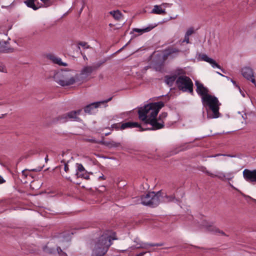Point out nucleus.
<instances>
[{
    "label": "nucleus",
    "mask_w": 256,
    "mask_h": 256,
    "mask_svg": "<svg viewBox=\"0 0 256 256\" xmlns=\"http://www.w3.org/2000/svg\"><path fill=\"white\" fill-rule=\"evenodd\" d=\"M199 56L200 58L202 60L210 64L212 68H217L222 70V71L224 72V70L222 68L220 65H219L214 60L208 56L206 54H200Z\"/></svg>",
    "instance_id": "obj_13"
},
{
    "label": "nucleus",
    "mask_w": 256,
    "mask_h": 256,
    "mask_svg": "<svg viewBox=\"0 0 256 256\" xmlns=\"http://www.w3.org/2000/svg\"><path fill=\"white\" fill-rule=\"evenodd\" d=\"M178 16H176V17H170V20H172V19H175L176 17H177Z\"/></svg>",
    "instance_id": "obj_52"
},
{
    "label": "nucleus",
    "mask_w": 256,
    "mask_h": 256,
    "mask_svg": "<svg viewBox=\"0 0 256 256\" xmlns=\"http://www.w3.org/2000/svg\"><path fill=\"white\" fill-rule=\"evenodd\" d=\"M61 163L63 164H64L60 165L58 168L60 169L62 168L64 166V170L67 172L69 170L68 166L67 163L64 160H61Z\"/></svg>",
    "instance_id": "obj_32"
},
{
    "label": "nucleus",
    "mask_w": 256,
    "mask_h": 256,
    "mask_svg": "<svg viewBox=\"0 0 256 256\" xmlns=\"http://www.w3.org/2000/svg\"><path fill=\"white\" fill-rule=\"evenodd\" d=\"M244 180L252 184H256V170L244 169L242 172Z\"/></svg>",
    "instance_id": "obj_10"
},
{
    "label": "nucleus",
    "mask_w": 256,
    "mask_h": 256,
    "mask_svg": "<svg viewBox=\"0 0 256 256\" xmlns=\"http://www.w3.org/2000/svg\"><path fill=\"white\" fill-rule=\"evenodd\" d=\"M111 233V231L107 230L92 241V256H104L106 254L112 244V240L117 239L115 233H114V236H112Z\"/></svg>",
    "instance_id": "obj_2"
},
{
    "label": "nucleus",
    "mask_w": 256,
    "mask_h": 256,
    "mask_svg": "<svg viewBox=\"0 0 256 256\" xmlns=\"http://www.w3.org/2000/svg\"><path fill=\"white\" fill-rule=\"evenodd\" d=\"M110 14L116 20H119L122 17V14L118 10L110 11Z\"/></svg>",
    "instance_id": "obj_26"
},
{
    "label": "nucleus",
    "mask_w": 256,
    "mask_h": 256,
    "mask_svg": "<svg viewBox=\"0 0 256 256\" xmlns=\"http://www.w3.org/2000/svg\"><path fill=\"white\" fill-rule=\"evenodd\" d=\"M68 120H74L76 122H81L82 120L76 116V112L74 110H72L66 113Z\"/></svg>",
    "instance_id": "obj_22"
},
{
    "label": "nucleus",
    "mask_w": 256,
    "mask_h": 256,
    "mask_svg": "<svg viewBox=\"0 0 256 256\" xmlns=\"http://www.w3.org/2000/svg\"><path fill=\"white\" fill-rule=\"evenodd\" d=\"M178 78L176 74H174L172 76L166 75L164 76V82L169 86H172L174 82H176L177 78Z\"/></svg>",
    "instance_id": "obj_19"
},
{
    "label": "nucleus",
    "mask_w": 256,
    "mask_h": 256,
    "mask_svg": "<svg viewBox=\"0 0 256 256\" xmlns=\"http://www.w3.org/2000/svg\"><path fill=\"white\" fill-rule=\"evenodd\" d=\"M46 58L49 60H51L54 63L58 64L59 66H66L67 64L66 63L63 62L62 61L60 58L56 57L54 55L52 54H48L46 55Z\"/></svg>",
    "instance_id": "obj_17"
},
{
    "label": "nucleus",
    "mask_w": 256,
    "mask_h": 256,
    "mask_svg": "<svg viewBox=\"0 0 256 256\" xmlns=\"http://www.w3.org/2000/svg\"><path fill=\"white\" fill-rule=\"evenodd\" d=\"M194 28H190L187 30L186 33V34L188 36H190L191 34H194Z\"/></svg>",
    "instance_id": "obj_39"
},
{
    "label": "nucleus",
    "mask_w": 256,
    "mask_h": 256,
    "mask_svg": "<svg viewBox=\"0 0 256 256\" xmlns=\"http://www.w3.org/2000/svg\"><path fill=\"white\" fill-rule=\"evenodd\" d=\"M172 4H168V3H163L162 4V5L165 6H171Z\"/></svg>",
    "instance_id": "obj_49"
},
{
    "label": "nucleus",
    "mask_w": 256,
    "mask_h": 256,
    "mask_svg": "<svg viewBox=\"0 0 256 256\" xmlns=\"http://www.w3.org/2000/svg\"><path fill=\"white\" fill-rule=\"evenodd\" d=\"M148 124L150 125L151 126L150 128L142 126L139 131L157 130L163 128L164 126V120H160L158 118H157L156 117L154 118L148 119L147 121L144 122V126L148 125Z\"/></svg>",
    "instance_id": "obj_6"
},
{
    "label": "nucleus",
    "mask_w": 256,
    "mask_h": 256,
    "mask_svg": "<svg viewBox=\"0 0 256 256\" xmlns=\"http://www.w3.org/2000/svg\"><path fill=\"white\" fill-rule=\"evenodd\" d=\"M68 247V246H66V248L63 247V248H64V250H65V249H66V248Z\"/></svg>",
    "instance_id": "obj_57"
},
{
    "label": "nucleus",
    "mask_w": 256,
    "mask_h": 256,
    "mask_svg": "<svg viewBox=\"0 0 256 256\" xmlns=\"http://www.w3.org/2000/svg\"><path fill=\"white\" fill-rule=\"evenodd\" d=\"M71 234H74V232H71Z\"/></svg>",
    "instance_id": "obj_61"
},
{
    "label": "nucleus",
    "mask_w": 256,
    "mask_h": 256,
    "mask_svg": "<svg viewBox=\"0 0 256 256\" xmlns=\"http://www.w3.org/2000/svg\"><path fill=\"white\" fill-rule=\"evenodd\" d=\"M14 52V49L13 48L7 46L6 42H0V52L10 53Z\"/></svg>",
    "instance_id": "obj_20"
},
{
    "label": "nucleus",
    "mask_w": 256,
    "mask_h": 256,
    "mask_svg": "<svg viewBox=\"0 0 256 256\" xmlns=\"http://www.w3.org/2000/svg\"><path fill=\"white\" fill-rule=\"evenodd\" d=\"M164 245V243H156V244H146V243H142L138 244H136V248H145L147 249L148 246H160Z\"/></svg>",
    "instance_id": "obj_21"
},
{
    "label": "nucleus",
    "mask_w": 256,
    "mask_h": 256,
    "mask_svg": "<svg viewBox=\"0 0 256 256\" xmlns=\"http://www.w3.org/2000/svg\"><path fill=\"white\" fill-rule=\"evenodd\" d=\"M180 50L176 48H168L166 50V54L168 56L174 53H178L180 52Z\"/></svg>",
    "instance_id": "obj_29"
},
{
    "label": "nucleus",
    "mask_w": 256,
    "mask_h": 256,
    "mask_svg": "<svg viewBox=\"0 0 256 256\" xmlns=\"http://www.w3.org/2000/svg\"><path fill=\"white\" fill-rule=\"evenodd\" d=\"M242 74L246 80L250 78L254 75L252 69L250 67H244L242 68Z\"/></svg>",
    "instance_id": "obj_18"
},
{
    "label": "nucleus",
    "mask_w": 256,
    "mask_h": 256,
    "mask_svg": "<svg viewBox=\"0 0 256 256\" xmlns=\"http://www.w3.org/2000/svg\"><path fill=\"white\" fill-rule=\"evenodd\" d=\"M215 177H217L220 180H224V179L225 178L226 176L224 174H223L222 172H218V174H214V176L213 178H215Z\"/></svg>",
    "instance_id": "obj_35"
},
{
    "label": "nucleus",
    "mask_w": 256,
    "mask_h": 256,
    "mask_svg": "<svg viewBox=\"0 0 256 256\" xmlns=\"http://www.w3.org/2000/svg\"><path fill=\"white\" fill-rule=\"evenodd\" d=\"M77 76L74 70H62L55 73L53 78L59 85L64 87L74 84Z\"/></svg>",
    "instance_id": "obj_4"
},
{
    "label": "nucleus",
    "mask_w": 256,
    "mask_h": 256,
    "mask_svg": "<svg viewBox=\"0 0 256 256\" xmlns=\"http://www.w3.org/2000/svg\"><path fill=\"white\" fill-rule=\"evenodd\" d=\"M164 102L162 101L152 103V110H150L148 119L156 118L160 109L164 106Z\"/></svg>",
    "instance_id": "obj_7"
},
{
    "label": "nucleus",
    "mask_w": 256,
    "mask_h": 256,
    "mask_svg": "<svg viewBox=\"0 0 256 256\" xmlns=\"http://www.w3.org/2000/svg\"><path fill=\"white\" fill-rule=\"evenodd\" d=\"M82 110V109H79L77 110H74V112H76V116H78V115H79L80 114Z\"/></svg>",
    "instance_id": "obj_43"
},
{
    "label": "nucleus",
    "mask_w": 256,
    "mask_h": 256,
    "mask_svg": "<svg viewBox=\"0 0 256 256\" xmlns=\"http://www.w3.org/2000/svg\"><path fill=\"white\" fill-rule=\"evenodd\" d=\"M46 162H47L48 160V156H46V158H45Z\"/></svg>",
    "instance_id": "obj_54"
},
{
    "label": "nucleus",
    "mask_w": 256,
    "mask_h": 256,
    "mask_svg": "<svg viewBox=\"0 0 256 256\" xmlns=\"http://www.w3.org/2000/svg\"><path fill=\"white\" fill-rule=\"evenodd\" d=\"M107 61L106 58H104L102 60H100L98 62L95 63L92 66L94 68V71H96L98 69L102 64H104Z\"/></svg>",
    "instance_id": "obj_28"
},
{
    "label": "nucleus",
    "mask_w": 256,
    "mask_h": 256,
    "mask_svg": "<svg viewBox=\"0 0 256 256\" xmlns=\"http://www.w3.org/2000/svg\"><path fill=\"white\" fill-rule=\"evenodd\" d=\"M156 26V25L155 24L154 26L150 25L149 26L143 28H134L132 29V32L140 33L141 34L142 33L150 32Z\"/></svg>",
    "instance_id": "obj_23"
},
{
    "label": "nucleus",
    "mask_w": 256,
    "mask_h": 256,
    "mask_svg": "<svg viewBox=\"0 0 256 256\" xmlns=\"http://www.w3.org/2000/svg\"><path fill=\"white\" fill-rule=\"evenodd\" d=\"M141 203L146 206L156 207L160 202H168L174 199L173 194L168 195V193H146L141 196Z\"/></svg>",
    "instance_id": "obj_3"
},
{
    "label": "nucleus",
    "mask_w": 256,
    "mask_h": 256,
    "mask_svg": "<svg viewBox=\"0 0 256 256\" xmlns=\"http://www.w3.org/2000/svg\"><path fill=\"white\" fill-rule=\"evenodd\" d=\"M231 82H232V84L235 85L236 87H238L239 89H240V86L236 85V81L234 80H231Z\"/></svg>",
    "instance_id": "obj_48"
},
{
    "label": "nucleus",
    "mask_w": 256,
    "mask_h": 256,
    "mask_svg": "<svg viewBox=\"0 0 256 256\" xmlns=\"http://www.w3.org/2000/svg\"><path fill=\"white\" fill-rule=\"evenodd\" d=\"M248 80H250L256 86V77L254 76H252L250 78L247 79Z\"/></svg>",
    "instance_id": "obj_41"
},
{
    "label": "nucleus",
    "mask_w": 256,
    "mask_h": 256,
    "mask_svg": "<svg viewBox=\"0 0 256 256\" xmlns=\"http://www.w3.org/2000/svg\"><path fill=\"white\" fill-rule=\"evenodd\" d=\"M55 122H58L60 123H64L68 121L67 116L66 114H64L62 115L58 116L54 118Z\"/></svg>",
    "instance_id": "obj_27"
},
{
    "label": "nucleus",
    "mask_w": 256,
    "mask_h": 256,
    "mask_svg": "<svg viewBox=\"0 0 256 256\" xmlns=\"http://www.w3.org/2000/svg\"><path fill=\"white\" fill-rule=\"evenodd\" d=\"M87 43L84 42H80L78 43V45L81 46H85L86 45Z\"/></svg>",
    "instance_id": "obj_42"
},
{
    "label": "nucleus",
    "mask_w": 256,
    "mask_h": 256,
    "mask_svg": "<svg viewBox=\"0 0 256 256\" xmlns=\"http://www.w3.org/2000/svg\"><path fill=\"white\" fill-rule=\"evenodd\" d=\"M44 5V7H48L52 5V3L50 2V0H40Z\"/></svg>",
    "instance_id": "obj_37"
},
{
    "label": "nucleus",
    "mask_w": 256,
    "mask_h": 256,
    "mask_svg": "<svg viewBox=\"0 0 256 256\" xmlns=\"http://www.w3.org/2000/svg\"><path fill=\"white\" fill-rule=\"evenodd\" d=\"M196 92L198 95L202 96V102L206 108L207 113V118H216L220 116L219 112L220 106L221 104L218 98L214 96L208 94V89L198 81L196 82Z\"/></svg>",
    "instance_id": "obj_1"
},
{
    "label": "nucleus",
    "mask_w": 256,
    "mask_h": 256,
    "mask_svg": "<svg viewBox=\"0 0 256 256\" xmlns=\"http://www.w3.org/2000/svg\"><path fill=\"white\" fill-rule=\"evenodd\" d=\"M202 226H204L208 231L212 232L215 233L220 234L223 236H226L224 232L220 230L216 227L212 225L208 224V223L206 221L203 222Z\"/></svg>",
    "instance_id": "obj_15"
},
{
    "label": "nucleus",
    "mask_w": 256,
    "mask_h": 256,
    "mask_svg": "<svg viewBox=\"0 0 256 256\" xmlns=\"http://www.w3.org/2000/svg\"><path fill=\"white\" fill-rule=\"evenodd\" d=\"M35 0H26L24 2V3L28 8H32L34 10H38L41 6H37L35 4Z\"/></svg>",
    "instance_id": "obj_24"
},
{
    "label": "nucleus",
    "mask_w": 256,
    "mask_h": 256,
    "mask_svg": "<svg viewBox=\"0 0 256 256\" xmlns=\"http://www.w3.org/2000/svg\"><path fill=\"white\" fill-rule=\"evenodd\" d=\"M167 116H168L167 112H162L159 116L158 118L160 120H163V119L164 118H166Z\"/></svg>",
    "instance_id": "obj_40"
},
{
    "label": "nucleus",
    "mask_w": 256,
    "mask_h": 256,
    "mask_svg": "<svg viewBox=\"0 0 256 256\" xmlns=\"http://www.w3.org/2000/svg\"><path fill=\"white\" fill-rule=\"evenodd\" d=\"M56 250L60 256H68L67 254L62 251L60 246H58L56 248Z\"/></svg>",
    "instance_id": "obj_34"
},
{
    "label": "nucleus",
    "mask_w": 256,
    "mask_h": 256,
    "mask_svg": "<svg viewBox=\"0 0 256 256\" xmlns=\"http://www.w3.org/2000/svg\"><path fill=\"white\" fill-rule=\"evenodd\" d=\"M33 171H37L38 170L36 169H34L32 170Z\"/></svg>",
    "instance_id": "obj_59"
},
{
    "label": "nucleus",
    "mask_w": 256,
    "mask_h": 256,
    "mask_svg": "<svg viewBox=\"0 0 256 256\" xmlns=\"http://www.w3.org/2000/svg\"><path fill=\"white\" fill-rule=\"evenodd\" d=\"M152 103L140 108L138 110V118L144 122L147 121L150 110H152Z\"/></svg>",
    "instance_id": "obj_8"
},
{
    "label": "nucleus",
    "mask_w": 256,
    "mask_h": 256,
    "mask_svg": "<svg viewBox=\"0 0 256 256\" xmlns=\"http://www.w3.org/2000/svg\"><path fill=\"white\" fill-rule=\"evenodd\" d=\"M98 180H106V177L104 176V174H102L101 176H99Z\"/></svg>",
    "instance_id": "obj_46"
},
{
    "label": "nucleus",
    "mask_w": 256,
    "mask_h": 256,
    "mask_svg": "<svg viewBox=\"0 0 256 256\" xmlns=\"http://www.w3.org/2000/svg\"><path fill=\"white\" fill-rule=\"evenodd\" d=\"M147 126H148V125H144V124L142 126H142H142H144V128H148V127H147Z\"/></svg>",
    "instance_id": "obj_56"
},
{
    "label": "nucleus",
    "mask_w": 256,
    "mask_h": 256,
    "mask_svg": "<svg viewBox=\"0 0 256 256\" xmlns=\"http://www.w3.org/2000/svg\"><path fill=\"white\" fill-rule=\"evenodd\" d=\"M217 73H218V74H220V76H224L223 74H220V73L219 72H217Z\"/></svg>",
    "instance_id": "obj_55"
},
{
    "label": "nucleus",
    "mask_w": 256,
    "mask_h": 256,
    "mask_svg": "<svg viewBox=\"0 0 256 256\" xmlns=\"http://www.w3.org/2000/svg\"><path fill=\"white\" fill-rule=\"evenodd\" d=\"M152 13L158 14H166V12L165 10L162 8L160 6L156 5L154 6V8L152 10Z\"/></svg>",
    "instance_id": "obj_25"
},
{
    "label": "nucleus",
    "mask_w": 256,
    "mask_h": 256,
    "mask_svg": "<svg viewBox=\"0 0 256 256\" xmlns=\"http://www.w3.org/2000/svg\"><path fill=\"white\" fill-rule=\"evenodd\" d=\"M182 74V73H180V72H178V74Z\"/></svg>",
    "instance_id": "obj_63"
},
{
    "label": "nucleus",
    "mask_w": 256,
    "mask_h": 256,
    "mask_svg": "<svg viewBox=\"0 0 256 256\" xmlns=\"http://www.w3.org/2000/svg\"><path fill=\"white\" fill-rule=\"evenodd\" d=\"M189 36H188L185 34L184 40H180L179 42L181 44L184 42H186V44H189L190 42Z\"/></svg>",
    "instance_id": "obj_38"
},
{
    "label": "nucleus",
    "mask_w": 256,
    "mask_h": 256,
    "mask_svg": "<svg viewBox=\"0 0 256 256\" xmlns=\"http://www.w3.org/2000/svg\"><path fill=\"white\" fill-rule=\"evenodd\" d=\"M44 251L48 254H52L55 252V249L54 248H50L47 246H44L43 248Z\"/></svg>",
    "instance_id": "obj_30"
},
{
    "label": "nucleus",
    "mask_w": 256,
    "mask_h": 256,
    "mask_svg": "<svg viewBox=\"0 0 256 256\" xmlns=\"http://www.w3.org/2000/svg\"><path fill=\"white\" fill-rule=\"evenodd\" d=\"M76 175L77 178H82L86 180H88L90 178L88 174L81 164H76Z\"/></svg>",
    "instance_id": "obj_11"
},
{
    "label": "nucleus",
    "mask_w": 256,
    "mask_h": 256,
    "mask_svg": "<svg viewBox=\"0 0 256 256\" xmlns=\"http://www.w3.org/2000/svg\"><path fill=\"white\" fill-rule=\"evenodd\" d=\"M30 154H34L37 153V151L36 150H31L29 152Z\"/></svg>",
    "instance_id": "obj_45"
},
{
    "label": "nucleus",
    "mask_w": 256,
    "mask_h": 256,
    "mask_svg": "<svg viewBox=\"0 0 256 256\" xmlns=\"http://www.w3.org/2000/svg\"><path fill=\"white\" fill-rule=\"evenodd\" d=\"M146 252H140L138 254H137L136 256H143Z\"/></svg>",
    "instance_id": "obj_50"
},
{
    "label": "nucleus",
    "mask_w": 256,
    "mask_h": 256,
    "mask_svg": "<svg viewBox=\"0 0 256 256\" xmlns=\"http://www.w3.org/2000/svg\"><path fill=\"white\" fill-rule=\"evenodd\" d=\"M28 172L26 170H24L22 172V174L25 176H27V173Z\"/></svg>",
    "instance_id": "obj_47"
},
{
    "label": "nucleus",
    "mask_w": 256,
    "mask_h": 256,
    "mask_svg": "<svg viewBox=\"0 0 256 256\" xmlns=\"http://www.w3.org/2000/svg\"><path fill=\"white\" fill-rule=\"evenodd\" d=\"M109 26H110V27H112V24H109Z\"/></svg>",
    "instance_id": "obj_58"
},
{
    "label": "nucleus",
    "mask_w": 256,
    "mask_h": 256,
    "mask_svg": "<svg viewBox=\"0 0 256 256\" xmlns=\"http://www.w3.org/2000/svg\"><path fill=\"white\" fill-rule=\"evenodd\" d=\"M201 170L202 172H204L206 174L208 175L209 176H211V177H214V174L210 172L209 171H208L206 168L205 167H204V166H202V168H201Z\"/></svg>",
    "instance_id": "obj_36"
},
{
    "label": "nucleus",
    "mask_w": 256,
    "mask_h": 256,
    "mask_svg": "<svg viewBox=\"0 0 256 256\" xmlns=\"http://www.w3.org/2000/svg\"><path fill=\"white\" fill-rule=\"evenodd\" d=\"M60 236H62V237H64H64L65 236V234H60Z\"/></svg>",
    "instance_id": "obj_53"
},
{
    "label": "nucleus",
    "mask_w": 256,
    "mask_h": 256,
    "mask_svg": "<svg viewBox=\"0 0 256 256\" xmlns=\"http://www.w3.org/2000/svg\"><path fill=\"white\" fill-rule=\"evenodd\" d=\"M106 128L110 129L111 130H118L120 128V123L114 124H112L110 127Z\"/></svg>",
    "instance_id": "obj_31"
},
{
    "label": "nucleus",
    "mask_w": 256,
    "mask_h": 256,
    "mask_svg": "<svg viewBox=\"0 0 256 256\" xmlns=\"http://www.w3.org/2000/svg\"><path fill=\"white\" fill-rule=\"evenodd\" d=\"M41 169H42V168H40V169L38 170V171H40Z\"/></svg>",
    "instance_id": "obj_64"
},
{
    "label": "nucleus",
    "mask_w": 256,
    "mask_h": 256,
    "mask_svg": "<svg viewBox=\"0 0 256 256\" xmlns=\"http://www.w3.org/2000/svg\"><path fill=\"white\" fill-rule=\"evenodd\" d=\"M90 141L94 143H97L102 145L105 146L110 148H118L121 146V144L118 142H116L114 140L105 141L104 140V137H102V140L99 142L96 141L95 140H91Z\"/></svg>",
    "instance_id": "obj_12"
},
{
    "label": "nucleus",
    "mask_w": 256,
    "mask_h": 256,
    "mask_svg": "<svg viewBox=\"0 0 256 256\" xmlns=\"http://www.w3.org/2000/svg\"><path fill=\"white\" fill-rule=\"evenodd\" d=\"M112 98V97H110L109 98L97 102H94L89 104L86 105L84 108V110L85 113L91 114H92V110L94 108H98L100 104H106L108 102L110 101Z\"/></svg>",
    "instance_id": "obj_9"
},
{
    "label": "nucleus",
    "mask_w": 256,
    "mask_h": 256,
    "mask_svg": "<svg viewBox=\"0 0 256 256\" xmlns=\"http://www.w3.org/2000/svg\"><path fill=\"white\" fill-rule=\"evenodd\" d=\"M6 182V180L4 179V178L0 175V184H4Z\"/></svg>",
    "instance_id": "obj_44"
},
{
    "label": "nucleus",
    "mask_w": 256,
    "mask_h": 256,
    "mask_svg": "<svg viewBox=\"0 0 256 256\" xmlns=\"http://www.w3.org/2000/svg\"><path fill=\"white\" fill-rule=\"evenodd\" d=\"M242 196L245 198V200L248 202H250L251 200L254 201L256 202V200L252 198L250 196L246 195L244 193H241Z\"/></svg>",
    "instance_id": "obj_33"
},
{
    "label": "nucleus",
    "mask_w": 256,
    "mask_h": 256,
    "mask_svg": "<svg viewBox=\"0 0 256 256\" xmlns=\"http://www.w3.org/2000/svg\"><path fill=\"white\" fill-rule=\"evenodd\" d=\"M110 132H107V133L105 134V136H108L110 135Z\"/></svg>",
    "instance_id": "obj_51"
},
{
    "label": "nucleus",
    "mask_w": 256,
    "mask_h": 256,
    "mask_svg": "<svg viewBox=\"0 0 256 256\" xmlns=\"http://www.w3.org/2000/svg\"><path fill=\"white\" fill-rule=\"evenodd\" d=\"M90 48V46H88L86 47V48Z\"/></svg>",
    "instance_id": "obj_60"
},
{
    "label": "nucleus",
    "mask_w": 256,
    "mask_h": 256,
    "mask_svg": "<svg viewBox=\"0 0 256 256\" xmlns=\"http://www.w3.org/2000/svg\"><path fill=\"white\" fill-rule=\"evenodd\" d=\"M236 190H238V192H240V190H238V189L234 188Z\"/></svg>",
    "instance_id": "obj_62"
},
{
    "label": "nucleus",
    "mask_w": 256,
    "mask_h": 256,
    "mask_svg": "<svg viewBox=\"0 0 256 256\" xmlns=\"http://www.w3.org/2000/svg\"><path fill=\"white\" fill-rule=\"evenodd\" d=\"M176 86L180 91L193 94V82L188 76H178L176 82Z\"/></svg>",
    "instance_id": "obj_5"
},
{
    "label": "nucleus",
    "mask_w": 256,
    "mask_h": 256,
    "mask_svg": "<svg viewBox=\"0 0 256 256\" xmlns=\"http://www.w3.org/2000/svg\"><path fill=\"white\" fill-rule=\"evenodd\" d=\"M93 72H94L92 66H84L80 71V75L82 78H86L89 76Z\"/></svg>",
    "instance_id": "obj_14"
},
{
    "label": "nucleus",
    "mask_w": 256,
    "mask_h": 256,
    "mask_svg": "<svg viewBox=\"0 0 256 256\" xmlns=\"http://www.w3.org/2000/svg\"><path fill=\"white\" fill-rule=\"evenodd\" d=\"M139 128L140 130L141 129V125L137 122H128L125 123H120V129L124 130L127 128Z\"/></svg>",
    "instance_id": "obj_16"
}]
</instances>
